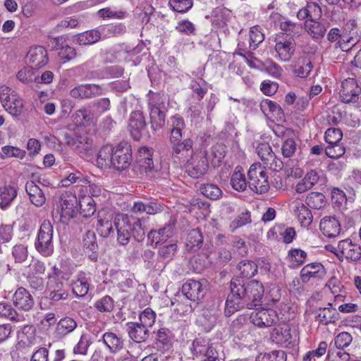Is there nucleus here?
Listing matches in <instances>:
<instances>
[{
	"label": "nucleus",
	"mask_w": 361,
	"mask_h": 361,
	"mask_svg": "<svg viewBox=\"0 0 361 361\" xmlns=\"http://www.w3.org/2000/svg\"><path fill=\"white\" fill-rule=\"evenodd\" d=\"M264 286L257 280L242 283L240 280L231 281V293L226 301L225 312L231 315L244 307L252 309L260 305Z\"/></svg>",
	"instance_id": "obj_1"
},
{
	"label": "nucleus",
	"mask_w": 361,
	"mask_h": 361,
	"mask_svg": "<svg viewBox=\"0 0 361 361\" xmlns=\"http://www.w3.org/2000/svg\"><path fill=\"white\" fill-rule=\"evenodd\" d=\"M78 201L77 197L71 193L62 194L59 199L60 209L52 212L53 218L58 222L67 224L78 213Z\"/></svg>",
	"instance_id": "obj_2"
},
{
	"label": "nucleus",
	"mask_w": 361,
	"mask_h": 361,
	"mask_svg": "<svg viewBox=\"0 0 361 361\" xmlns=\"http://www.w3.org/2000/svg\"><path fill=\"white\" fill-rule=\"evenodd\" d=\"M248 186L256 193H264L268 191L269 184L266 171L260 164H253L247 172Z\"/></svg>",
	"instance_id": "obj_3"
},
{
	"label": "nucleus",
	"mask_w": 361,
	"mask_h": 361,
	"mask_svg": "<svg viewBox=\"0 0 361 361\" xmlns=\"http://www.w3.org/2000/svg\"><path fill=\"white\" fill-rule=\"evenodd\" d=\"M192 355L203 361H220L219 352L213 343L204 338H195L190 347Z\"/></svg>",
	"instance_id": "obj_4"
},
{
	"label": "nucleus",
	"mask_w": 361,
	"mask_h": 361,
	"mask_svg": "<svg viewBox=\"0 0 361 361\" xmlns=\"http://www.w3.org/2000/svg\"><path fill=\"white\" fill-rule=\"evenodd\" d=\"M149 109L150 116L151 128L154 130H161L165 125L166 108L164 104L157 99V95L151 97L149 94Z\"/></svg>",
	"instance_id": "obj_5"
},
{
	"label": "nucleus",
	"mask_w": 361,
	"mask_h": 361,
	"mask_svg": "<svg viewBox=\"0 0 361 361\" xmlns=\"http://www.w3.org/2000/svg\"><path fill=\"white\" fill-rule=\"evenodd\" d=\"M52 235V225L49 221H44L40 226L37 240L35 243L37 250L44 256H49L53 252Z\"/></svg>",
	"instance_id": "obj_6"
},
{
	"label": "nucleus",
	"mask_w": 361,
	"mask_h": 361,
	"mask_svg": "<svg viewBox=\"0 0 361 361\" xmlns=\"http://www.w3.org/2000/svg\"><path fill=\"white\" fill-rule=\"evenodd\" d=\"M132 161L130 145L127 142H121L114 147L111 154V165L118 171L127 169Z\"/></svg>",
	"instance_id": "obj_7"
},
{
	"label": "nucleus",
	"mask_w": 361,
	"mask_h": 361,
	"mask_svg": "<svg viewBox=\"0 0 361 361\" xmlns=\"http://www.w3.org/2000/svg\"><path fill=\"white\" fill-rule=\"evenodd\" d=\"M275 42L276 59L283 62L289 61L295 51L296 43L295 40L292 37L287 39L284 38L283 35H276Z\"/></svg>",
	"instance_id": "obj_8"
},
{
	"label": "nucleus",
	"mask_w": 361,
	"mask_h": 361,
	"mask_svg": "<svg viewBox=\"0 0 361 361\" xmlns=\"http://www.w3.org/2000/svg\"><path fill=\"white\" fill-rule=\"evenodd\" d=\"M250 319L255 326L263 328L276 324L279 320V316L274 309L261 308L253 311Z\"/></svg>",
	"instance_id": "obj_9"
},
{
	"label": "nucleus",
	"mask_w": 361,
	"mask_h": 361,
	"mask_svg": "<svg viewBox=\"0 0 361 361\" xmlns=\"http://www.w3.org/2000/svg\"><path fill=\"white\" fill-rule=\"evenodd\" d=\"M339 261L344 260L350 263H357L361 259V245L353 242L350 238H345L341 240Z\"/></svg>",
	"instance_id": "obj_10"
},
{
	"label": "nucleus",
	"mask_w": 361,
	"mask_h": 361,
	"mask_svg": "<svg viewBox=\"0 0 361 361\" xmlns=\"http://www.w3.org/2000/svg\"><path fill=\"white\" fill-rule=\"evenodd\" d=\"M185 167V171L188 175L193 178H199L204 175L209 168L207 157L205 156L190 157V159H187L183 163Z\"/></svg>",
	"instance_id": "obj_11"
},
{
	"label": "nucleus",
	"mask_w": 361,
	"mask_h": 361,
	"mask_svg": "<svg viewBox=\"0 0 361 361\" xmlns=\"http://www.w3.org/2000/svg\"><path fill=\"white\" fill-rule=\"evenodd\" d=\"M114 226L117 230V240L119 244L126 245L131 236L132 222L127 214H118L114 219Z\"/></svg>",
	"instance_id": "obj_12"
},
{
	"label": "nucleus",
	"mask_w": 361,
	"mask_h": 361,
	"mask_svg": "<svg viewBox=\"0 0 361 361\" xmlns=\"http://www.w3.org/2000/svg\"><path fill=\"white\" fill-rule=\"evenodd\" d=\"M205 283V281L188 280L182 286V293L188 300L197 302L203 298L206 293Z\"/></svg>",
	"instance_id": "obj_13"
},
{
	"label": "nucleus",
	"mask_w": 361,
	"mask_h": 361,
	"mask_svg": "<svg viewBox=\"0 0 361 361\" xmlns=\"http://www.w3.org/2000/svg\"><path fill=\"white\" fill-rule=\"evenodd\" d=\"M297 338L296 331L289 324H284L275 327L271 334V339L277 344H290Z\"/></svg>",
	"instance_id": "obj_14"
},
{
	"label": "nucleus",
	"mask_w": 361,
	"mask_h": 361,
	"mask_svg": "<svg viewBox=\"0 0 361 361\" xmlns=\"http://www.w3.org/2000/svg\"><path fill=\"white\" fill-rule=\"evenodd\" d=\"M170 142L171 144L173 157L178 159L180 163H185L188 157L192 156L193 142L191 139L187 138L183 141L179 140Z\"/></svg>",
	"instance_id": "obj_15"
},
{
	"label": "nucleus",
	"mask_w": 361,
	"mask_h": 361,
	"mask_svg": "<svg viewBox=\"0 0 361 361\" xmlns=\"http://www.w3.org/2000/svg\"><path fill=\"white\" fill-rule=\"evenodd\" d=\"M326 274V269L321 263L313 262L303 267L300 270V276L301 281L306 283L312 279H322Z\"/></svg>",
	"instance_id": "obj_16"
},
{
	"label": "nucleus",
	"mask_w": 361,
	"mask_h": 361,
	"mask_svg": "<svg viewBox=\"0 0 361 361\" xmlns=\"http://www.w3.org/2000/svg\"><path fill=\"white\" fill-rule=\"evenodd\" d=\"M27 61L31 67L35 69L45 66L48 61L47 51L42 46L31 47L26 56Z\"/></svg>",
	"instance_id": "obj_17"
},
{
	"label": "nucleus",
	"mask_w": 361,
	"mask_h": 361,
	"mask_svg": "<svg viewBox=\"0 0 361 361\" xmlns=\"http://www.w3.org/2000/svg\"><path fill=\"white\" fill-rule=\"evenodd\" d=\"M152 149L141 147L137 151L136 161L141 173H151L154 176V164L152 160Z\"/></svg>",
	"instance_id": "obj_18"
},
{
	"label": "nucleus",
	"mask_w": 361,
	"mask_h": 361,
	"mask_svg": "<svg viewBox=\"0 0 361 361\" xmlns=\"http://www.w3.org/2000/svg\"><path fill=\"white\" fill-rule=\"evenodd\" d=\"M145 126L146 122L142 112L138 110L132 112L129 120V130L134 140H140L141 132Z\"/></svg>",
	"instance_id": "obj_19"
},
{
	"label": "nucleus",
	"mask_w": 361,
	"mask_h": 361,
	"mask_svg": "<svg viewBox=\"0 0 361 361\" xmlns=\"http://www.w3.org/2000/svg\"><path fill=\"white\" fill-rule=\"evenodd\" d=\"M78 194V204L80 206V214L84 217H89L90 216L89 212L90 210V185L80 183L76 186Z\"/></svg>",
	"instance_id": "obj_20"
},
{
	"label": "nucleus",
	"mask_w": 361,
	"mask_h": 361,
	"mask_svg": "<svg viewBox=\"0 0 361 361\" xmlns=\"http://www.w3.org/2000/svg\"><path fill=\"white\" fill-rule=\"evenodd\" d=\"M173 234V227L169 224L159 230H152L147 235V240L152 246L157 247L166 243Z\"/></svg>",
	"instance_id": "obj_21"
},
{
	"label": "nucleus",
	"mask_w": 361,
	"mask_h": 361,
	"mask_svg": "<svg viewBox=\"0 0 361 361\" xmlns=\"http://www.w3.org/2000/svg\"><path fill=\"white\" fill-rule=\"evenodd\" d=\"M178 250L177 244L173 241L165 243L161 245L158 250V257L160 261L164 262L162 266L156 264L154 268L163 270L166 264L171 262L176 255Z\"/></svg>",
	"instance_id": "obj_22"
},
{
	"label": "nucleus",
	"mask_w": 361,
	"mask_h": 361,
	"mask_svg": "<svg viewBox=\"0 0 361 361\" xmlns=\"http://www.w3.org/2000/svg\"><path fill=\"white\" fill-rule=\"evenodd\" d=\"M8 92H0V97L4 99V106L13 116L19 115L23 109V104L21 99L16 97L15 94Z\"/></svg>",
	"instance_id": "obj_23"
},
{
	"label": "nucleus",
	"mask_w": 361,
	"mask_h": 361,
	"mask_svg": "<svg viewBox=\"0 0 361 361\" xmlns=\"http://www.w3.org/2000/svg\"><path fill=\"white\" fill-rule=\"evenodd\" d=\"M13 302L18 309L29 311L34 305V300L26 289L20 287L16 290L13 295Z\"/></svg>",
	"instance_id": "obj_24"
},
{
	"label": "nucleus",
	"mask_w": 361,
	"mask_h": 361,
	"mask_svg": "<svg viewBox=\"0 0 361 361\" xmlns=\"http://www.w3.org/2000/svg\"><path fill=\"white\" fill-rule=\"evenodd\" d=\"M320 230L328 238H335L341 232L339 221L333 216H325L320 221Z\"/></svg>",
	"instance_id": "obj_25"
},
{
	"label": "nucleus",
	"mask_w": 361,
	"mask_h": 361,
	"mask_svg": "<svg viewBox=\"0 0 361 361\" xmlns=\"http://www.w3.org/2000/svg\"><path fill=\"white\" fill-rule=\"evenodd\" d=\"M111 219V214L105 209L98 212L96 228L101 236L107 237L110 234L113 228Z\"/></svg>",
	"instance_id": "obj_26"
},
{
	"label": "nucleus",
	"mask_w": 361,
	"mask_h": 361,
	"mask_svg": "<svg viewBox=\"0 0 361 361\" xmlns=\"http://www.w3.org/2000/svg\"><path fill=\"white\" fill-rule=\"evenodd\" d=\"M279 29L281 30L277 35L284 36V38L290 39V37L295 40V37L300 35L302 32V25L294 23L290 20H284L279 23Z\"/></svg>",
	"instance_id": "obj_27"
},
{
	"label": "nucleus",
	"mask_w": 361,
	"mask_h": 361,
	"mask_svg": "<svg viewBox=\"0 0 361 361\" xmlns=\"http://www.w3.org/2000/svg\"><path fill=\"white\" fill-rule=\"evenodd\" d=\"M127 331L130 338L136 343L145 341L149 336V329L138 322L128 323Z\"/></svg>",
	"instance_id": "obj_28"
},
{
	"label": "nucleus",
	"mask_w": 361,
	"mask_h": 361,
	"mask_svg": "<svg viewBox=\"0 0 361 361\" xmlns=\"http://www.w3.org/2000/svg\"><path fill=\"white\" fill-rule=\"evenodd\" d=\"M338 319V313L336 308L332 307V304L329 303V307H319L317 311L316 320L320 324L328 325L334 323Z\"/></svg>",
	"instance_id": "obj_29"
},
{
	"label": "nucleus",
	"mask_w": 361,
	"mask_h": 361,
	"mask_svg": "<svg viewBox=\"0 0 361 361\" xmlns=\"http://www.w3.org/2000/svg\"><path fill=\"white\" fill-rule=\"evenodd\" d=\"M25 190L31 202L37 207L42 206L46 200L45 195L41 188L33 181L27 182Z\"/></svg>",
	"instance_id": "obj_30"
},
{
	"label": "nucleus",
	"mask_w": 361,
	"mask_h": 361,
	"mask_svg": "<svg viewBox=\"0 0 361 361\" xmlns=\"http://www.w3.org/2000/svg\"><path fill=\"white\" fill-rule=\"evenodd\" d=\"M170 142H175L183 138V130L185 127L184 120L182 117L175 115L170 118Z\"/></svg>",
	"instance_id": "obj_31"
},
{
	"label": "nucleus",
	"mask_w": 361,
	"mask_h": 361,
	"mask_svg": "<svg viewBox=\"0 0 361 361\" xmlns=\"http://www.w3.org/2000/svg\"><path fill=\"white\" fill-rule=\"evenodd\" d=\"M226 152V147L223 143L214 145L209 152H206L204 154L207 159H211V163L214 167H217L221 163Z\"/></svg>",
	"instance_id": "obj_32"
},
{
	"label": "nucleus",
	"mask_w": 361,
	"mask_h": 361,
	"mask_svg": "<svg viewBox=\"0 0 361 361\" xmlns=\"http://www.w3.org/2000/svg\"><path fill=\"white\" fill-rule=\"evenodd\" d=\"M319 176L315 170H311L306 173L305 177L300 180L295 186V191L298 193H303L311 189L319 180Z\"/></svg>",
	"instance_id": "obj_33"
},
{
	"label": "nucleus",
	"mask_w": 361,
	"mask_h": 361,
	"mask_svg": "<svg viewBox=\"0 0 361 361\" xmlns=\"http://www.w3.org/2000/svg\"><path fill=\"white\" fill-rule=\"evenodd\" d=\"M305 26L307 32L314 39L322 38L327 30V25L325 23L316 20H307Z\"/></svg>",
	"instance_id": "obj_34"
},
{
	"label": "nucleus",
	"mask_w": 361,
	"mask_h": 361,
	"mask_svg": "<svg viewBox=\"0 0 361 361\" xmlns=\"http://www.w3.org/2000/svg\"><path fill=\"white\" fill-rule=\"evenodd\" d=\"M231 185L237 191H244L248 185L243 169L240 166H237L231 177Z\"/></svg>",
	"instance_id": "obj_35"
},
{
	"label": "nucleus",
	"mask_w": 361,
	"mask_h": 361,
	"mask_svg": "<svg viewBox=\"0 0 361 361\" xmlns=\"http://www.w3.org/2000/svg\"><path fill=\"white\" fill-rule=\"evenodd\" d=\"M17 196V189L10 185L0 187V207L6 209Z\"/></svg>",
	"instance_id": "obj_36"
},
{
	"label": "nucleus",
	"mask_w": 361,
	"mask_h": 361,
	"mask_svg": "<svg viewBox=\"0 0 361 361\" xmlns=\"http://www.w3.org/2000/svg\"><path fill=\"white\" fill-rule=\"evenodd\" d=\"M260 109L265 116L271 119L280 117L282 111L280 106L269 99H264L260 103Z\"/></svg>",
	"instance_id": "obj_37"
},
{
	"label": "nucleus",
	"mask_w": 361,
	"mask_h": 361,
	"mask_svg": "<svg viewBox=\"0 0 361 361\" xmlns=\"http://www.w3.org/2000/svg\"><path fill=\"white\" fill-rule=\"evenodd\" d=\"M114 152V147L111 145L103 146L97 153L96 165L99 169H104L111 164L110 159Z\"/></svg>",
	"instance_id": "obj_38"
},
{
	"label": "nucleus",
	"mask_w": 361,
	"mask_h": 361,
	"mask_svg": "<svg viewBox=\"0 0 361 361\" xmlns=\"http://www.w3.org/2000/svg\"><path fill=\"white\" fill-rule=\"evenodd\" d=\"M203 236L199 228L190 231L187 235L186 246L188 249L196 251L202 245Z\"/></svg>",
	"instance_id": "obj_39"
},
{
	"label": "nucleus",
	"mask_w": 361,
	"mask_h": 361,
	"mask_svg": "<svg viewBox=\"0 0 361 361\" xmlns=\"http://www.w3.org/2000/svg\"><path fill=\"white\" fill-rule=\"evenodd\" d=\"M306 204L312 209H321L326 204V199L324 194L312 192L306 197Z\"/></svg>",
	"instance_id": "obj_40"
},
{
	"label": "nucleus",
	"mask_w": 361,
	"mask_h": 361,
	"mask_svg": "<svg viewBox=\"0 0 361 361\" xmlns=\"http://www.w3.org/2000/svg\"><path fill=\"white\" fill-rule=\"evenodd\" d=\"M295 214L302 226L307 227L312 221L310 210L303 204H298L295 207Z\"/></svg>",
	"instance_id": "obj_41"
},
{
	"label": "nucleus",
	"mask_w": 361,
	"mask_h": 361,
	"mask_svg": "<svg viewBox=\"0 0 361 361\" xmlns=\"http://www.w3.org/2000/svg\"><path fill=\"white\" fill-rule=\"evenodd\" d=\"M248 39L250 49H256L259 44L264 40V35L262 28L258 25L252 27L250 30Z\"/></svg>",
	"instance_id": "obj_42"
},
{
	"label": "nucleus",
	"mask_w": 361,
	"mask_h": 361,
	"mask_svg": "<svg viewBox=\"0 0 361 361\" xmlns=\"http://www.w3.org/2000/svg\"><path fill=\"white\" fill-rule=\"evenodd\" d=\"M102 342L110 350L111 352L115 353L123 347L122 341L114 333H105L102 336Z\"/></svg>",
	"instance_id": "obj_43"
},
{
	"label": "nucleus",
	"mask_w": 361,
	"mask_h": 361,
	"mask_svg": "<svg viewBox=\"0 0 361 361\" xmlns=\"http://www.w3.org/2000/svg\"><path fill=\"white\" fill-rule=\"evenodd\" d=\"M76 148L80 157L83 159H88L90 157V144L89 143L88 133L79 135L77 137Z\"/></svg>",
	"instance_id": "obj_44"
},
{
	"label": "nucleus",
	"mask_w": 361,
	"mask_h": 361,
	"mask_svg": "<svg viewBox=\"0 0 361 361\" xmlns=\"http://www.w3.org/2000/svg\"><path fill=\"white\" fill-rule=\"evenodd\" d=\"M132 209L135 213L146 212L148 214H155L161 211V207L157 203L145 204L142 202H135Z\"/></svg>",
	"instance_id": "obj_45"
},
{
	"label": "nucleus",
	"mask_w": 361,
	"mask_h": 361,
	"mask_svg": "<svg viewBox=\"0 0 361 361\" xmlns=\"http://www.w3.org/2000/svg\"><path fill=\"white\" fill-rule=\"evenodd\" d=\"M238 269L242 277L251 278L257 273V266L252 261L243 260L239 262Z\"/></svg>",
	"instance_id": "obj_46"
},
{
	"label": "nucleus",
	"mask_w": 361,
	"mask_h": 361,
	"mask_svg": "<svg viewBox=\"0 0 361 361\" xmlns=\"http://www.w3.org/2000/svg\"><path fill=\"white\" fill-rule=\"evenodd\" d=\"M307 257V253L300 249H291L288 252V259L293 267L301 265Z\"/></svg>",
	"instance_id": "obj_47"
},
{
	"label": "nucleus",
	"mask_w": 361,
	"mask_h": 361,
	"mask_svg": "<svg viewBox=\"0 0 361 361\" xmlns=\"http://www.w3.org/2000/svg\"><path fill=\"white\" fill-rule=\"evenodd\" d=\"M353 341L352 335L346 331L339 333L334 339V345L337 350H343L348 348Z\"/></svg>",
	"instance_id": "obj_48"
},
{
	"label": "nucleus",
	"mask_w": 361,
	"mask_h": 361,
	"mask_svg": "<svg viewBox=\"0 0 361 361\" xmlns=\"http://www.w3.org/2000/svg\"><path fill=\"white\" fill-rule=\"evenodd\" d=\"M77 326L76 322L71 317L61 319L57 324L56 331L61 335H66Z\"/></svg>",
	"instance_id": "obj_49"
},
{
	"label": "nucleus",
	"mask_w": 361,
	"mask_h": 361,
	"mask_svg": "<svg viewBox=\"0 0 361 361\" xmlns=\"http://www.w3.org/2000/svg\"><path fill=\"white\" fill-rule=\"evenodd\" d=\"M257 361H286V355L283 350H274L259 355Z\"/></svg>",
	"instance_id": "obj_50"
},
{
	"label": "nucleus",
	"mask_w": 361,
	"mask_h": 361,
	"mask_svg": "<svg viewBox=\"0 0 361 361\" xmlns=\"http://www.w3.org/2000/svg\"><path fill=\"white\" fill-rule=\"evenodd\" d=\"M0 316L8 317L16 322L25 320L24 317L19 315L11 305L4 303H0Z\"/></svg>",
	"instance_id": "obj_51"
},
{
	"label": "nucleus",
	"mask_w": 361,
	"mask_h": 361,
	"mask_svg": "<svg viewBox=\"0 0 361 361\" xmlns=\"http://www.w3.org/2000/svg\"><path fill=\"white\" fill-rule=\"evenodd\" d=\"M200 190L202 194L212 200L218 199L222 194L221 190L214 184H207L202 185Z\"/></svg>",
	"instance_id": "obj_52"
},
{
	"label": "nucleus",
	"mask_w": 361,
	"mask_h": 361,
	"mask_svg": "<svg viewBox=\"0 0 361 361\" xmlns=\"http://www.w3.org/2000/svg\"><path fill=\"white\" fill-rule=\"evenodd\" d=\"M313 68L312 62L307 59H305L302 61V64L296 66L293 70V73L299 78H307Z\"/></svg>",
	"instance_id": "obj_53"
},
{
	"label": "nucleus",
	"mask_w": 361,
	"mask_h": 361,
	"mask_svg": "<svg viewBox=\"0 0 361 361\" xmlns=\"http://www.w3.org/2000/svg\"><path fill=\"white\" fill-rule=\"evenodd\" d=\"M157 345L158 348L168 350L171 345V337L169 331L166 329H161L157 335Z\"/></svg>",
	"instance_id": "obj_54"
},
{
	"label": "nucleus",
	"mask_w": 361,
	"mask_h": 361,
	"mask_svg": "<svg viewBox=\"0 0 361 361\" xmlns=\"http://www.w3.org/2000/svg\"><path fill=\"white\" fill-rule=\"evenodd\" d=\"M31 66H25L18 72L17 78L23 83L37 81L38 78L35 75L34 70Z\"/></svg>",
	"instance_id": "obj_55"
},
{
	"label": "nucleus",
	"mask_w": 361,
	"mask_h": 361,
	"mask_svg": "<svg viewBox=\"0 0 361 361\" xmlns=\"http://www.w3.org/2000/svg\"><path fill=\"white\" fill-rule=\"evenodd\" d=\"M169 4L174 11L185 13L192 6V0H169Z\"/></svg>",
	"instance_id": "obj_56"
},
{
	"label": "nucleus",
	"mask_w": 361,
	"mask_h": 361,
	"mask_svg": "<svg viewBox=\"0 0 361 361\" xmlns=\"http://www.w3.org/2000/svg\"><path fill=\"white\" fill-rule=\"evenodd\" d=\"M343 137L342 131L336 128H330L325 133V141L328 145H335L340 142Z\"/></svg>",
	"instance_id": "obj_57"
},
{
	"label": "nucleus",
	"mask_w": 361,
	"mask_h": 361,
	"mask_svg": "<svg viewBox=\"0 0 361 361\" xmlns=\"http://www.w3.org/2000/svg\"><path fill=\"white\" fill-rule=\"evenodd\" d=\"M239 55L243 56L247 64L251 68L263 71L264 69V61H262L253 56L252 52H247L245 54L239 53Z\"/></svg>",
	"instance_id": "obj_58"
},
{
	"label": "nucleus",
	"mask_w": 361,
	"mask_h": 361,
	"mask_svg": "<svg viewBox=\"0 0 361 361\" xmlns=\"http://www.w3.org/2000/svg\"><path fill=\"white\" fill-rule=\"evenodd\" d=\"M156 314L155 312L150 308H146L140 314V321L141 324L146 326L147 328H150L153 326L155 322Z\"/></svg>",
	"instance_id": "obj_59"
},
{
	"label": "nucleus",
	"mask_w": 361,
	"mask_h": 361,
	"mask_svg": "<svg viewBox=\"0 0 361 361\" xmlns=\"http://www.w3.org/2000/svg\"><path fill=\"white\" fill-rule=\"evenodd\" d=\"M89 283L83 279H78L73 283L72 290L78 297L85 296L89 290Z\"/></svg>",
	"instance_id": "obj_60"
},
{
	"label": "nucleus",
	"mask_w": 361,
	"mask_h": 361,
	"mask_svg": "<svg viewBox=\"0 0 361 361\" xmlns=\"http://www.w3.org/2000/svg\"><path fill=\"white\" fill-rule=\"evenodd\" d=\"M251 222L250 213L249 212H242L230 224L232 231Z\"/></svg>",
	"instance_id": "obj_61"
},
{
	"label": "nucleus",
	"mask_w": 361,
	"mask_h": 361,
	"mask_svg": "<svg viewBox=\"0 0 361 361\" xmlns=\"http://www.w3.org/2000/svg\"><path fill=\"white\" fill-rule=\"evenodd\" d=\"M114 304L113 299L108 295H106L97 300L95 304V308L101 312H111L114 308Z\"/></svg>",
	"instance_id": "obj_62"
},
{
	"label": "nucleus",
	"mask_w": 361,
	"mask_h": 361,
	"mask_svg": "<svg viewBox=\"0 0 361 361\" xmlns=\"http://www.w3.org/2000/svg\"><path fill=\"white\" fill-rule=\"evenodd\" d=\"M326 154L333 159H338L342 157L345 152V147L340 142L335 145H328L326 147Z\"/></svg>",
	"instance_id": "obj_63"
},
{
	"label": "nucleus",
	"mask_w": 361,
	"mask_h": 361,
	"mask_svg": "<svg viewBox=\"0 0 361 361\" xmlns=\"http://www.w3.org/2000/svg\"><path fill=\"white\" fill-rule=\"evenodd\" d=\"M328 358L330 361H350V354L342 351V350H335L330 348L328 351Z\"/></svg>",
	"instance_id": "obj_64"
}]
</instances>
